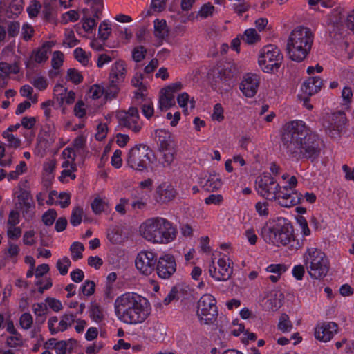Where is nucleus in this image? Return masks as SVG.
Here are the masks:
<instances>
[{
    "mask_svg": "<svg viewBox=\"0 0 354 354\" xmlns=\"http://www.w3.org/2000/svg\"><path fill=\"white\" fill-rule=\"evenodd\" d=\"M255 210L261 217H268L269 215V203L267 201H259L255 204Z\"/></svg>",
    "mask_w": 354,
    "mask_h": 354,
    "instance_id": "obj_55",
    "label": "nucleus"
},
{
    "mask_svg": "<svg viewBox=\"0 0 354 354\" xmlns=\"http://www.w3.org/2000/svg\"><path fill=\"white\" fill-rule=\"evenodd\" d=\"M117 319L128 325L143 323L151 313L148 300L134 292H125L118 296L113 304Z\"/></svg>",
    "mask_w": 354,
    "mask_h": 354,
    "instance_id": "obj_1",
    "label": "nucleus"
},
{
    "mask_svg": "<svg viewBox=\"0 0 354 354\" xmlns=\"http://www.w3.org/2000/svg\"><path fill=\"white\" fill-rule=\"evenodd\" d=\"M222 180L219 174H209L206 182L203 185V187L208 192H214L219 189L222 186Z\"/></svg>",
    "mask_w": 354,
    "mask_h": 354,
    "instance_id": "obj_33",
    "label": "nucleus"
},
{
    "mask_svg": "<svg viewBox=\"0 0 354 354\" xmlns=\"http://www.w3.org/2000/svg\"><path fill=\"white\" fill-rule=\"evenodd\" d=\"M156 263L157 274L162 279H169L176 270L175 259L171 254L161 256Z\"/></svg>",
    "mask_w": 354,
    "mask_h": 354,
    "instance_id": "obj_18",
    "label": "nucleus"
},
{
    "mask_svg": "<svg viewBox=\"0 0 354 354\" xmlns=\"http://www.w3.org/2000/svg\"><path fill=\"white\" fill-rule=\"evenodd\" d=\"M183 288L180 286H174L171 288L167 297L164 299V304L168 305L172 301L178 300L183 296Z\"/></svg>",
    "mask_w": 354,
    "mask_h": 354,
    "instance_id": "obj_36",
    "label": "nucleus"
},
{
    "mask_svg": "<svg viewBox=\"0 0 354 354\" xmlns=\"http://www.w3.org/2000/svg\"><path fill=\"white\" fill-rule=\"evenodd\" d=\"M210 277L216 281H225L228 280L233 272L232 262L230 258L221 255L217 259H212L208 268Z\"/></svg>",
    "mask_w": 354,
    "mask_h": 354,
    "instance_id": "obj_12",
    "label": "nucleus"
},
{
    "mask_svg": "<svg viewBox=\"0 0 354 354\" xmlns=\"http://www.w3.org/2000/svg\"><path fill=\"white\" fill-rule=\"evenodd\" d=\"M71 196L68 193L61 192L57 193L56 191L50 192L48 199L46 203L48 205H59L61 207L65 208L70 204Z\"/></svg>",
    "mask_w": 354,
    "mask_h": 354,
    "instance_id": "obj_25",
    "label": "nucleus"
},
{
    "mask_svg": "<svg viewBox=\"0 0 354 354\" xmlns=\"http://www.w3.org/2000/svg\"><path fill=\"white\" fill-rule=\"evenodd\" d=\"M153 158V154L149 147L138 145L129 150L125 162L129 168L137 172H143L147 170Z\"/></svg>",
    "mask_w": 354,
    "mask_h": 354,
    "instance_id": "obj_8",
    "label": "nucleus"
},
{
    "mask_svg": "<svg viewBox=\"0 0 354 354\" xmlns=\"http://www.w3.org/2000/svg\"><path fill=\"white\" fill-rule=\"evenodd\" d=\"M84 247L80 242H74L70 247L71 257L74 261H77L82 258V252Z\"/></svg>",
    "mask_w": 354,
    "mask_h": 354,
    "instance_id": "obj_50",
    "label": "nucleus"
},
{
    "mask_svg": "<svg viewBox=\"0 0 354 354\" xmlns=\"http://www.w3.org/2000/svg\"><path fill=\"white\" fill-rule=\"evenodd\" d=\"M83 209L79 207H75L73 208L70 222L72 225L77 226L82 222Z\"/></svg>",
    "mask_w": 354,
    "mask_h": 354,
    "instance_id": "obj_56",
    "label": "nucleus"
},
{
    "mask_svg": "<svg viewBox=\"0 0 354 354\" xmlns=\"http://www.w3.org/2000/svg\"><path fill=\"white\" fill-rule=\"evenodd\" d=\"M196 315L201 323L209 324L213 322L217 316L216 301L210 294H205L197 302Z\"/></svg>",
    "mask_w": 354,
    "mask_h": 354,
    "instance_id": "obj_11",
    "label": "nucleus"
},
{
    "mask_svg": "<svg viewBox=\"0 0 354 354\" xmlns=\"http://www.w3.org/2000/svg\"><path fill=\"white\" fill-rule=\"evenodd\" d=\"M283 56L280 49L274 45L263 47L258 55V65L263 72L275 73L281 67Z\"/></svg>",
    "mask_w": 354,
    "mask_h": 354,
    "instance_id": "obj_9",
    "label": "nucleus"
},
{
    "mask_svg": "<svg viewBox=\"0 0 354 354\" xmlns=\"http://www.w3.org/2000/svg\"><path fill=\"white\" fill-rule=\"evenodd\" d=\"M15 196L17 198V205L21 209L27 211L32 206V201L28 191L20 189L15 192Z\"/></svg>",
    "mask_w": 354,
    "mask_h": 354,
    "instance_id": "obj_29",
    "label": "nucleus"
},
{
    "mask_svg": "<svg viewBox=\"0 0 354 354\" xmlns=\"http://www.w3.org/2000/svg\"><path fill=\"white\" fill-rule=\"evenodd\" d=\"M32 311L36 317V320L39 323H44L46 320V315L48 312L46 303H36L32 305Z\"/></svg>",
    "mask_w": 354,
    "mask_h": 354,
    "instance_id": "obj_34",
    "label": "nucleus"
},
{
    "mask_svg": "<svg viewBox=\"0 0 354 354\" xmlns=\"http://www.w3.org/2000/svg\"><path fill=\"white\" fill-rule=\"evenodd\" d=\"M241 39L248 45H254L260 42L261 35L255 28L246 29L243 34L240 35Z\"/></svg>",
    "mask_w": 354,
    "mask_h": 354,
    "instance_id": "obj_32",
    "label": "nucleus"
},
{
    "mask_svg": "<svg viewBox=\"0 0 354 354\" xmlns=\"http://www.w3.org/2000/svg\"><path fill=\"white\" fill-rule=\"evenodd\" d=\"M131 85L138 88L140 91H145V86L143 83V75L141 73H136L131 79Z\"/></svg>",
    "mask_w": 354,
    "mask_h": 354,
    "instance_id": "obj_61",
    "label": "nucleus"
},
{
    "mask_svg": "<svg viewBox=\"0 0 354 354\" xmlns=\"http://www.w3.org/2000/svg\"><path fill=\"white\" fill-rule=\"evenodd\" d=\"M153 35L155 38L160 43L168 37L169 29L167 21L164 19L157 18L153 21Z\"/></svg>",
    "mask_w": 354,
    "mask_h": 354,
    "instance_id": "obj_24",
    "label": "nucleus"
},
{
    "mask_svg": "<svg viewBox=\"0 0 354 354\" xmlns=\"http://www.w3.org/2000/svg\"><path fill=\"white\" fill-rule=\"evenodd\" d=\"M262 233L266 241L277 247L286 246L294 240L293 227L283 217L269 220Z\"/></svg>",
    "mask_w": 354,
    "mask_h": 354,
    "instance_id": "obj_5",
    "label": "nucleus"
},
{
    "mask_svg": "<svg viewBox=\"0 0 354 354\" xmlns=\"http://www.w3.org/2000/svg\"><path fill=\"white\" fill-rule=\"evenodd\" d=\"M95 285L92 281H85L81 287V292L84 296H91L95 292Z\"/></svg>",
    "mask_w": 354,
    "mask_h": 354,
    "instance_id": "obj_63",
    "label": "nucleus"
},
{
    "mask_svg": "<svg viewBox=\"0 0 354 354\" xmlns=\"http://www.w3.org/2000/svg\"><path fill=\"white\" fill-rule=\"evenodd\" d=\"M93 212L95 214L106 213L110 210L109 201L106 197L96 196L91 203Z\"/></svg>",
    "mask_w": 354,
    "mask_h": 354,
    "instance_id": "obj_28",
    "label": "nucleus"
},
{
    "mask_svg": "<svg viewBox=\"0 0 354 354\" xmlns=\"http://www.w3.org/2000/svg\"><path fill=\"white\" fill-rule=\"evenodd\" d=\"M156 263V254L151 250L140 251L135 259L136 269L145 275H149L153 272Z\"/></svg>",
    "mask_w": 354,
    "mask_h": 354,
    "instance_id": "obj_14",
    "label": "nucleus"
},
{
    "mask_svg": "<svg viewBox=\"0 0 354 354\" xmlns=\"http://www.w3.org/2000/svg\"><path fill=\"white\" fill-rule=\"evenodd\" d=\"M295 219L302 235L306 236H308L310 234V230L306 218L304 216L297 215L295 216Z\"/></svg>",
    "mask_w": 354,
    "mask_h": 354,
    "instance_id": "obj_54",
    "label": "nucleus"
},
{
    "mask_svg": "<svg viewBox=\"0 0 354 354\" xmlns=\"http://www.w3.org/2000/svg\"><path fill=\"white\" fill-rule=\"evenodd\" d=\"M19 68L17 65L9 64L6 62H0V77H7L10 73H17Z\"/></svg>",
    "mask_w": 354,
    "mask_h": 354,
    "instance_id": "obj_41",
    "label": "nucleus"
},
{
    "mask_svg": "<svg viewBox=\"0 0 354 354\" xmlns=\"http://www.w3.org/2000/svg\"><path fill=\"white\" fill-rule=\"evenodd\" d=\"M3 138L7 142V146L10 148L17 149L21 145V140L18 137L15 136L12 133H10L8 132H3L2 133Z\"/></svg>",
    "mask_w": 354,
    "mask_h": 354,
    "instance_id": "obj_48",
    "label": "nucleus"
},
{
    "mask_svg": "<svg viewBox=\"0 0 354 354\" xmlns=\"http://www.w3.org/2000/svg\"><path fill=\"white\" fill-rule=\"evenodd\" d=\"M54 45L53 41H47L44 43L41 47L33 52L32 55L33 61L39 64L45 62L48 59V55Z\"/></svg>",
    "mask_w": 354,
    "mask_h": 354,
    "instance_id": "obj_26",
    "label": "nucleus"
},
{
    "mask_svg": "<svg viewBox=\"0 0 354 354\" xmlns=\"http://www.w3.org/2000/svg\"><path fill=\"white\" fill-rule=\"evenodd\" d=\"M47 307L48 306L54 312H59L62 310L63 306L60 300L53 297H47L45 299Z\"/></svg>",
    "mask_w": 354,
    "mask_h": 354,
    "instance_id": "obj_60",
    "label": "nucleus"
},
{
    "mask_svg": "<svg viewBox=\"0 0 354 354\" xmlns=\"http://www.w3.org/2000/svg\"><path fill=\"white\" fill-rule=\"evenodd\" d=\"M347 118L342 111L327 114L324 117L322 125L326 133L332 138L338 139L346 132Z\"/></svg>",
    "mask_w": 354,
    "mask_h": 354,
    "instance_id": "obj_10",
    "label": "nucleus"
},
{
    "mask_svg": "<svg viewBox=\"0 0 354 354\" xmlns=\"http://www.w3.org/2000/svg\"><path fill=\"white\" fill-rule=\"evenodd\" d=\"M255 29L259 32H263L270 30L271 29L270 24H269L267 18L261 17L254 21Z\"/></svg>",
    "mask_w": 354,
    "mask_h": 354,
    "instance_id": "obj_57",
    "label": "nucleus"
},
{
    "mask_svg": "<svg viewBox=\"0 0 354 354\" xmlns=\"http://www.w3.org/2000/svg\"><path fill=\"white\" fill-rule=\"evenodd\" d=\"M33 322L32 315L28 313H25L21 315L19 319V324L22 328L28 330L30 328Z\"/></svg>",
    "mask_w": 354,
    "mask_h": 354,
    "instance_id": "obj_62",
    "label": "nucleus"
},
{
    "mask_svg": "<svg viewBox=\"0 0 354 354\" xmlns=\"http://www.w3.org/2000/svg\"><path fill=\"white\" fill-rule=\"evenodd\" d=\"M328 270V261L323 252L315 250L311 254V278L322 279Z\"/></svg>",
    "mask_w": 354,
    "mask_h": 354,
    "instance_id": "obj_16",
    "label": "nucleus"
},
{
    "mask_svg": "<svg viewBox=\"0 0 354 354\" xmlns=\"http://www.w3.org/2000/svg\"><path fill=\"white\" fill-rule=\"evenodd\" d=\"M23 10L22 0H13L9 6L7 11L8 17H13L17 16Z\"/></svg>",
    "mask_w": 354,
    "mask_h": 354,
    "instance_id": "obj_46",
    "label": "nucleus"
},
{
    "mask_svg": "<svg viewBox=\"0 0 354 354\" xmlns=\"http://www.w3.org/2000/svg\"><path fill=\"white\" fill-rule=\"evenodd\" d=\"M281 178L285 184L281 187L283 193H295L292 189L297 184V178L295 176H289L288 174H283Z\"/></svg>",
    "mask_w": 354,
    "mask_h": 354,
    "instance_id": "obj_35",
    "label": "nucleus"
},
{
    "mask_svg": "<svg viewBox=\"0 0 354 354\" xmlns=\"http://www.w3.org/2000/svg\"><path fill=\"white\" fill-rule=\"evenodd\" d=\"M104 312L97 304L91 305L90 317L95 322H100L104 318Z\"/></svg>",
    "mask_w": 354,
    "mask_h": 354,
    "instance_id": "obj_45",
    "label": "nucleus"
},
{
    "mask_svg": "<svg viewBox=\"0 0 354 354\" xmlns=\"http://www.w3.org/2000/svg\"><path fill=\"white\" fill-rule=\"evenodd\" d=\"M258 87V77L254 74L245 75L240 85L241 91L247 97H252L256 94Z\"/></svg>",
    "mask_w": 354,
    "mask_h": 354,
    "instance_id": "obj_22",
    "label": "nucleus"
},
{
    "mask_svg": "<svg viewBox=\"0 0 354 354\" xmlns=\"http://www.w3.org/2000/svg\"><path fill=\"white\" fill-rule=\"evenodd\" d=\"M310 30L308 28L299 27L290 34L287 42V54L292 61L301 62L310 50Z\"/></svg>",
    "mask_w": 354,
    "mask_h": 354,
    "instance_id": "obj_6",
    "label": "nucleus"
},
{
    "mask_svg": "<svg viewBox=\"0 0 354 354\" xmlns=\"http://www.w3.org/2000/svg\"><path fill=\"white\" fill-rule=\"evenodd\" d=\"M13 153H5V147L0 145V166L9 167L12 165L14 160Z\"/></svg>",
    "mask_w": 354,
    "mask_h": 354,
    "instance_id": "obj_42",
    "label": "nucleus"
},
{
    "mask_svg": "<svg viewBox=\"0 0 354 354\" xmlns=\"http://www.w3.org/2000/svg\"><path fill=\"white\" fill-rule=\"evenodd\" d=\"M311 159L317 157L320 153L321 148L323 147V142L317 135H311Z\"/></svg>",
    "mask_w": 354,
    "mask_h": 354,
    "instance_id": "obj_44",
    "label": "nucleus"
},
{
    "mask_svg": "<svg viewBox=\"0 0 354 354\" xmlns=\"http://www.w3.org/2000/svg\"><path fill=\"white\" fill-rule=\"evenodd\" d=\"M339 326L333 322H326L317 324L314 330V336L317 340L328 342L338 333Z\"/></svg>",
    "mask_w": 354,
    "mask_h": 354,
    "instance_id": "obj_17",
    "label": "nucleus"
},
{
    "mask_svg": "<svg viewBox=\"0 0 354 354\" xmlns=\"http://www.w3.org/2000/svg\"><path fill=\"white\" fill-rule=\"evenodd\" d=\"M139 234L147 242L166 245L177 237L176 226L165 218L156 216L145 220L139 226Z\"/></svg>",
    "mask_w": 354,
    "mask_h": 354,
    "instance_id": "obj_2",
    "label": "nucleus"
},
{
    "mask_svg": "<svg viewBox=\"0 0 354 354\" xmlns=\"http://www.w3.org/2000/svg\"><path fill=\"white\" fill-rule=\"evenodd\" d=\"M27 170V166L24 161H20L19 163L15 167V169L11 171L7 175L8 181L17 180L19 176L24 174Z\"/></svg>",
    "mask_w": 354,
    "mask_h": 354,
    "instance_id": "obj_38",
    "label": "nucleus"
},
{
    "mask_svg": "<svg viewBox=\"0 0 354 354\" xmlns=\"http://www.w3.org/2000/svg\"><path fill=\"white\" fill-rule=\"evenodd\" d=\"M177 102L179 106L183 109L185 115H188L189 111H192L195 107V101L193 97H191L188 93L183 92L177 96Z\"/></svg>",
    "mask_w": 354,
    "mask_h": 354,
    "instance_id": "obj_30",
    "label": "nucleus"
},
{
    "mask_svg": "<svg viewBox=\"0 0 354 354\" xmlns=\"http://www.w3.org/2000/svg\"><path fill=\"white\" fill-rule=\"evenodd\" d=\"M66 78L75 84H78L83 80L82 75L75 68L68 69Z\"/></svg>",
    "mask_w": 354,
    "mask_h": 354,
    "instance_id": "obj_51",
    "label": "nucleus"
},
{
    "mask_svg": "<svg viewBox=\"0 0 354 354\" xmlns=\"http://www.w3.org/2000/svg\"><path fill=\"white\" fill-rule=\"evenodd\" d=\"M176 196L174 187L170 183L164 182L156 188L155 199L158 203H166L174 199Z\"/></svg>",
    "mask_w": 354,
    "mask_h": 354,
    "instance_id": "obj_21",
    "label": "nucleus"
},
{
    "mask_svg": "<svg viewBox=\"0 0 354 354\" xmlns=\"http://www.w3.org/2000/svg\"><path fill=\"white\" fill-rule=\"evenodd\" d=\"M75 315L68 313H64L58 322L56 316H53L48 321V326L51 333L54 335L59 332H62L68 329L75 322Z\"/></svg>",
    "mask_w": 354,
    "mask_h": 354,
    "instance_id": "obj_20",
    "label": "nucleus"
},
{
    "mask_svg": "<svg viewBox=\"0 0 354 354\" xmlns=\"http://www.w3.org/2000/svg\"><path fill=\"white\" fill-rule=\"evenodd\" d=\"M80 17L77 12L74 10H71L64 13L62 15V22L67 24L70 21H76Z\"/></svg>",
    "mask_w": 354,
    "mask_h": 354,
    "instance_id": "obj_64",
    "label": "nucleus"
},
{
    "mask_svg": "<svg viewBox=\"0 0 354 354\" xmlns=\"http://www.w3.org/2000/svg\"><path fill=\"white\" fill-rule=\"evenodd\" d=\"M308 127L302 120L284 124L281 136V147L288 152H308L310 149Z\"/></svg>",
    "mask_w": 354,
    "mask_h": 354,
    "instance_id": "obj_4",
    "label": "nucleus"
},
{
    "mask_svg": "<svg viewBox=\"0 0 354 354\" xmlns=\"http://www.w3.org/2000/svg\"><path fill=\"white\" fill-rule=\"evenodd\" d=\"M71 266V260L67 257H63L59 259L56 263L57 269L61 275H66Z\"/></svg>",
    "mask_w": 354,
    "mask_h": 354,
    "instance_id": "obj_47",
    "label": "nucleus"
},
{
    "mask_svg": "<svg viewBox=\"0 0 354 354\" xmlns=\"http://www.w3.org/2000/svg\"><path fill=\"white\" fill-rule=\"evenodd\" d=\"M53 93L57 100L63 104H71L74 102L75 93L67 89L62 84H57L53 89Z\"/></svg>",
    "mask_w": 354,
    "mask_h": 354,
    "instance_id": "obj_23",
    "label": "nucleus"
},
{
    "mask_svg": "<svg viewBox=\"0 0 354 354\" xmlns=\"http://www.w3.org/2000/svg\"><path fill=\"white\" fill-rule=\"evenodd\" d=\"M211 118L216 122H222L224 120V109L221 104L217 103L214 106Z\"/></svg>",
    "mask_w": 354,
    "mask_h": 354,
    "instance_id": "obj_53",
    "label": "nucleus"
},
{
    "mask_svg": "<svg viewBox=\"0 0 354 354\" xmlns=\"http://www.w3.org/2000/svg\"><path fill=\"white\" fill-rule=\"evenodd\" d=\"M116 118L120 126L126 127L135 133L139 132L142 127V122L137 108L130 107L128 111H118Z\"/></svg>",
    "mask_w": 354,
    "mask_h": 354,
    "instance_id": "obj_13",
    "label": "nucleus"
},
{
    "mask_svg": "<svg viewBox=\"0 0 354 354\" xmlns=\"http://www.w3.org/2000/svg\"><path fill=\"white\" fill-rule=\"evenodd\" d=\"M297 99L306 109H310V82L308 80L301 84L297 93Z\"/></svg>",
    "mask_w": 354,
    "mask_h": 354,
    "instance_id": "obj_31",
    "label": "nucleus"
},
{
    "mask_svg": "<svg viewBox=\"0 0 354 354\" xmlns=\"http://www.w3.org/2000/svg\"><path fill=\"white\" fill-rule=\"evenodd\" d=\"M182 88L180 82H176L163 88L160 91L158 106L161 111H165L175 105L174 93Z\"/></svg>",
    "mask_w": 354,
    "mask_h": 354,
    "instance_id": "obj_15",
    "label": "nucleus"
},
{
    "mask_svg": "<svg viewBox=\"0 0 354 354\" xmlns=\"http://www.w3.org/2000/svg\"><path fill=\"white\" fill-rule=\"evenodd\" d=\"M255 183L258 194L268 201H277L282 207H290L300 202L301 195L299 193H283L281 186L269 173L259 175Z\"/></svg>",
    "mask_w": 354,
    "mask_h": 354,
    "instance_id": "obj_3",
    "label": "nucleus"
},
{
    "mask_svg": "<svg viewBox=\"0 0 354 354\" xmlns=\"http://www.w3.org/2000/svg\"><path fill=\"white\" fill-rule=\"evenodd\" d=\"M292 324L286 314H282L279 319L278 329L283 333H289L292 329Z\"/></svg>",
    "mask_w": 354,
    "mask_h": 354,
    "instance_id": "obj_43",
    "label": "nucleus"
},
{
    "mask_svg": "<svg viewBox=\"0 0 354 354\" xmlns=\"http://www.w3.org/2000/svg\"><path fill=\"white\" fill-rule=\"evenodd\" d=\"M215 12V7L210 3H205L201 6L197 13V17L201 19H207L212 17Z\"/></svg>",
    "mask_w": 354,
    "mask_h": 354,
    "instance_id": "obj_49",
    "label": "nucleus"
},
{
    "mask_svg": "<svg viewBox=\"0 0 354 354\" xmlns=\"http://www.w3.org/2000/svg\"><path fill=\"white\" fill-rule=\"evenodd\" d=\"M283 295L279 291H272L268 296L265 303V308L271 311H277L282 306Z\"/></svg>",
    "mask_w": 354,
    "mask_h": 354,
    "instance_id": "obj_27",
    "label": "nucleus"
},
{
    "mask_svg": "<svg viewBox=\"0 0 354 354\" xmlns=\"http://www.w3.org/2000/svg\"><path fill=\"white\" fill-rule=\"evenodd\" d=\"M19 93L23 97L28 98L32 104L38 102V96L34 93V90L30 85L26 84L21 86Z\"/></svg>",
    "mask_w": 354,
    "mask_h": 354,
    "instance_id": "obj_37",
    "label": "nucleus"
},
{
    "mask_svg": "<svg viewBox=\"0 0 354 354\" xmlns=\"http://www.w3.org/2000/svg\"><path fill=\"white\" fill-rule=\"evenodd\" d=\"M75 58L83 66H87L89 64L91 53H86L81 48H77L73 51Z\"/></svg>",
    "mask_w": 354,
    "mask_h": 354,
    "instance_id": "obj_40",
    "label": "nucleus"
},
{
    "mask_svg": "<svg viewBox=\"0 0 354 354\" xmlns=\"http://www.w3.org/2000/svg\"><path fill=\"white\" fill-rule=\"evenodd\" d=\"M65 37L64 39V44L69 48L73 47L78 44V40L75 38V34L71 30H66L65 31Z\"/></svg>",
    "mask_w": 354,
    "mask_h": 354,
    "instance_id": "obj_58",
    "label": "nucleus"
},
{
    "mask_svg": "<svg viewBox=\"0 0 354 354\" xmlns=\"http://www.w3.org/2000/svg\"><path fill=\"white\" fill-rule=\"evenodd\" d=\"M167 0H151L149 9L147 11V15L162 12L166 8Z\"/></svg>",
    "mask_w": 354,
    "mask_h": 354,
    "instance_id": "obj_39",
    "label": "nucleus"
},
{
    "mask_svg": "<svg viewBox=\"0 0 354 354\" xmlns=\"http://www.w3.org/2000/svg\"><path fill=\"white\" fill-rule=\"evenodd\" d=\"M147 50L144 46L135 47L132 50V58L136 62H140L145 57Z\"/></svg>",
    "mask_w": 354,
    "mask_h": 354,
    "instance_id": "obj_59",
    "label": "nucleus"
},
{
    "mask_svg": "<svg viewBox=\"0 0 354 354\" xmlns=\"http://www.w3.org/2000/svg\"><path fill=\"white\" fill-rule=\"evenodd\" d=\"M156 136L158 138L159 162L165 167H169L176 158L177 145L171 133L165 129L156 130Z\"/></svg>",
    "mask_w": 354,
    "mask_h": 354,
    "instance_id": "obj_7",
    "label": "nucleus"
},
{
    "mask_svg": "<svg viewBox=\"0 0 354 354\" xmlns=\"http://www.w3.org/2000/svg\"><path fill=\"white\" fill-rule=\"evenodd\" d=\"M128 73L127 64L123 60L115 62L111 66L109 82L113 86H121L125 81Z\"/></svg>",
    "mask_w": 354,
    "mask_h": 354,
    "instance_id": "obj_19",
    "label": "nucleus"
},
{
    "mask_svg": "<svg viewBox=\"0 0 354 354\" xmlns=\"http://www.w3.org/2000/svg\"><path fill=\"white\" fill-rule=\"evenodd\" d=\"M111 32V24L108 21H102L99 26L98 35L100 39L106 40Z\"/></svg>",
    "mask_w": 354,
    "mask_h": 354,
    "instance_id": "obj_52",
    "label": "nucleus"
}]
</instances>
